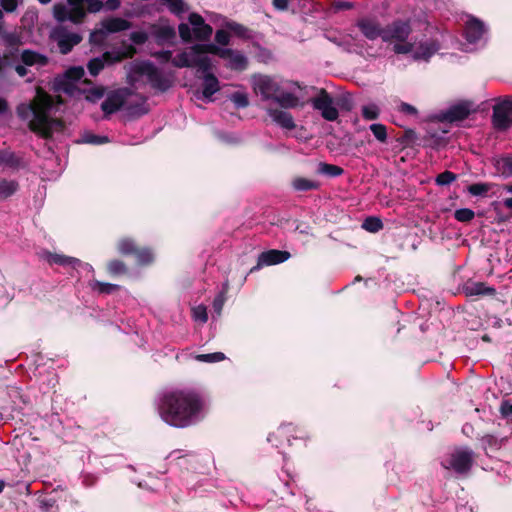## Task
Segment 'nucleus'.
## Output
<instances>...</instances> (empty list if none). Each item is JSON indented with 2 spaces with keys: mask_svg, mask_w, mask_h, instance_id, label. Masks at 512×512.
I'll use <instances>...</instances> for the list:
<instances>
[{
  "mask_svg": "<svg viewBox=\"0 0 512 512\" xmlns=\"http://www.w3.org/2000/svg\"><path fill=\"white\" fill-rule=\"evenodd\" d=\"M362 227L369 232L375 233L382 229L383 223L377 217H368L364 220Z\"/></svg>",
  "mask_w": 512,
  "mask_h": 512,
  "instance_id": "nucleus-44",
  "label": "nucleus"
},
{
  "mask_svg": "<svg viewBox=\"0 0 512 512\" xmlns=\"http://www.w3.org/2000/svg\"><path fill=\"white\" fill-rule=\"evenodd\" d=\"M292 186L296 191H309L317 189L319 183L308 178L297 177L292 181Z\"/></svg>",
  "mask_w": 512,
  "mask_h": 512,
  "instance_id": "nucleus-33",
  "label": "nucleus"
},
{
  "mask_svg": "<svg viewBox=\"0 0 512 512\" xmlns=\"http://www.w3.org/2000/svg\"><path fill=\"white\" fill-rule=\"evenodd\" d=\"M215 41L219 45L227 46L230 42V36L227 31L220 29L215 33Z\"/></svg>",
  "mask_w": 512,
  "mask_h": 512,
  "instance_id": "nucleus-56",
  "label": "nucleus"
},
{
  "mask_svg": "<svg viewBox=\"0 0 512 512\" xmlns=\"http://www.w3.org/2000/svg\"><path fill=\"white\" fill-rule=\"evenodd\" d=\"M67 4H55L53 14L57 21L64 22L70 20L71 22L78 23L85 16L82 0H67Z\"/></svg>",
  "mask_w": 512,
  "mask_h": 512,
  "instance_id": "nucleus-10",
  "label": "nucleus"
},
{
  "mask_svg": "<svg viewBox=\"0 0 512 512\" xmlns=\"http://www.w3.org/2000/svg\"><path fill=\"white\" fill-rule=\"evenodd\" d=\"M212 27L205 23L203 17L199 14L194 13V40L209 39L212 35Z\"/></svg>",
  "mask_w": 512,
  "mask_h": 512,
  "instance_id": "nucleus-25",
  "label": "nucleus"
},
{
  "mask_svg": "<svg viewBox=\"0 0 512 512\" xmlns=\"http://www.w3.org/2000/svg\"><path fill=\"white\" fill-rule=\"evenodd\" d=\"M90 286L94 291H97L102 294H110L118 288V286L115 284L104 283L97 280H93L90 283Z\"/></svg>",
  "mask_w": 512,
  "mask_h": 512,
  "instance_id": "nucleus-41",
  "label": "nucleus"
},
{
  "mask_svg": "<svg viewBox=\"0 0 512 512\" xmlns=\"http://www.w3.org/2000/svg\"><path fill=\"white\" fill-rule=\"evenodd\" d=\"M123 58L124 53L120 50L108 51L103 53L100 57H95L91 59L87 64V68L92 76H97L99 72L105 67V65H110L119 62Z\"/></svg>",
  "mask_w": 512,
  "mask_h": 512,
  "instance_id": "nucleus-15",
  "label": "nucleus"
},
{
  "mask_svg": "<svg viewBox=\"0 0 512 512\" xmlns=\"http://www.w3.org/2000/svg\"><path fill=\"white\" fill-rule=\"evenodd\" d=\"M455 180H456V175L450 171H445L443 173H440L436 177V183L440 186L449 185Z\"/></svg>",
  "mask_w": 512,
  "mask_h": 512,
  "instance_id": "nucleus-51",
  "label": "nucleus"
},
{
  "mask_svg": "<svg viewBox=\"0 0 512 512\" xmlns=\"http://www.w3.org/2000/svg\"><path fill=\"white\" fill-rule=\"evenodd\" d=\"M500 412L503 417L512 415V403L510 401H503L500 406Z\"/></svg>",
  "mask_w": 512,
  "mask_h": 512,
  "instance_id": "nucleus-62",
  "label": "nucleus"
},
{
  "mask_svg": "<svg viewBox=\"0 0 512 512\" xmlns=\"http://www.w3.org/2000/svg\"><path fill=\"white\" fill-rule=\"evenodd\" d=\"M273 102L283 109H293L304 105L300 98L294 93L281 91V89L279 90V93H277Z\"/></svg>",
  "mask_w": 512,
  "mask_h": 512,
  "instance_id": "nucleus-22",
  "label": "nucleus"
},
{
  "mask_svg": "<svg viewBox=\"0 0 512 512\" xmlns=\"http://www.w3.org/2000/svg\"><path fill=\"white\" fill-rule=\"evenodd\" d=\"M160 3L168 8V10L177 17H181V15L186 10V5L183 0H159Z\"/></svg>",
  "mask_w": 512,
  "mask_h": 512,
  "instance_id": "nucleus-36",
  "label": "nucleus"
},
{
  "mask_svg": "<svg viewBox=\"0 0 512 512\" xmlns=\"http://www.w3.org/2000/svg\"><path fill=\"white\" fill-rule=\"evenodd\" d=\"M236 108H246L249 105L248 96L245 92H234L229 96Z\"/></svg>",
  "mask_w": 512,
  "mask_h": 512,
  "instance_id": "nucleus-45",
  "label": "nucleus"
},
{
  "mask_svg": "<svg viewBox=\"0 0 512 512\" xmlns=\"http://www.w3.org/2000/svg\"><path fill=\"white\" fill-rule=\"evenodd\" d=\"M124 107L131 116H141L147 113L146 98L141 97L136 104L126 102L122 91L113 92L102 102L101 109L107 115L112 114Z\"/></svg>",
  "mask_w": 512,
  "mask_h": 512,
  "instance_id": "nucleus-7",
  "label": "nucleus"
},
{
  "mask_svg": "<svg viewBox=\"0 0 512 512\" xmlns=\"http://www.w3.org/2000/svg\"><path fill=\"white\" fill-rule=\"evenodd\" d=\"M83 6L86 4L89 12L95 13L100 11L103 8V3L101 0H82Z\"/></svg>",
  "mask_w": 512,
  "mask_h": 512,
  "instance_id": "nucleus-57",
  "label": "nucleus"
},
{
  "mask_svg": "<svg viewBox=\"0 0 512 512\" xmlns=\"http://www.w3.org/2000/svg\"><path fill=\"white\" fill-rule=\"evenodd\" d=\"M473 462V451L467 447H460L444 455L441 459V466L458 475H464L469 472Z\"/></svg>",
  "mask_w": 512,
  "mask_h": 512,
  "instance_id": "nucleus-6",
  "label": "nucleus"
},
{
  "mask_svg": "<svg viewBox=\"0 0 512 512\" xmlns=\"http://www.w3.org/2000/svg\"><path fill=\"white\" fill-rule=\"evenodd\" d=\"M20 1L21 0H0V5L7 12H12V11H14L17 8L18 3Z\"/></svg>",
  "mask_w": 512,
  "mask_h": 512,
  "instance_id": "nucleus-60",
  "label": "nucleus"
},
{
  "mask_svg": "<svg viewBox=\"0 0 512 512\" xmlns=\"http://www.w3.org/2000/svg\"><path fill=\"white\" fill-rule=\"evenodd\" d=\"M104 96V90L101 88H92L87 91L85 98L90 102H96Z\"/></svg>",
  "mask_w": 512,
  "mask_h": 512,
  "instance_id": "nucleus-55",
  "label": "nucleus"
},
{
  "mask_svg": "<svg viewBox=\"0 0 512 512\" xmlns=\"http://www.w3.org/2000/svg\"><path fill=\"white\" fill-rule=\"evenodd\" d=\"M172 63L174 66L179 68L190 67L192 65V50L190 52L184 51L177 54L172 58Z\"/></svg>",
  "mask_w": 512,
  "mask_h": 512,
  "instance_id": "nucleus-37",
  "label": "nucleus"
},
{
  "mask_svg": "<svg viewBox=\"0 0 512 512\" xmlns=\"http://www.w3.org/2000/svg\"><path fill=\"white\" fill-rule=\"evenodd\" d=\"M464 292L467 296H494L496 290L484 282H467L464 286Z\"/></svg>",
  "mask_w": 512,
  "mask_h": 512,
  "instance_id": "nucleus-23",
  "label": "nucleus"
},
{
  "mask_svg": "<svg viewBox=\"0 0 512 512\" xmlns=\"http://www.w3.org/2000/svg\"><path fill=\"white\" fill-rule=\"evenodd\" d=\"M318 172L330 177H337L343 174V169L333 164L320 163L318 166Z\"/></svg>",
  "mask_w": 512,
  "mask_h": 512,
  "instance_id": "nucleus-39",
  "label": "nucleus"
},
{
  "mask_svg": "<svg viewBox=\"0 0 512 512\" xmlns=\"http://www.w3.org/2000/svg\"><path fill=\"white\" fill-rule=\"evenodd\" d=\"M292 432H295V427L292 424L281 425L276 432L269 434L267 440L277 447L280 444L279 438L285 437L290 442L289 436Z\"/></svg>",
  "mask_w": 512,
  "mask_h": 512,
  "instance_id": "nucleus-31",
  "label": "nucleus"
},
{
  "mask_svg": "<svg viewBox=\"0 0 512 512\" xmlns=\"http://www.w3.org/2000/svg\"><path fill=\"white\" fill-rule=\"evenodd\" d=\"M45 259L50 264H56L64 267L70 266L72 268H76L77 264H80V260L78 258L65 256L57 253L47 252L45 254Z\"/></svg>",
  "mask_w": 512,
  "mask_h": 512,
  "instance_id": "nucleus-28",
  "label": "nucleus"
},
{
  "mask_svg": "<svg viewBox=\"0 0 512 512\" xmlns=\"http://www.w3.org/2000/svg\"><path fill=\"white\" fill-rule=\"evenodd\" d=\"M374 137L381 143H385L387 140V129L386 126L381 123H373L369 127Z\"/></svg>",
  "mask_w": 512,
  "mask_h": 512,
  "instance_id": "nucleus-42",
  "label": "nucleus"
},
{
  "mask_svg": "<svg viewBox=\"0 0 512 512\" xmlns=\"http://www.w3.org/2000/svg\"><path fill=\"white\" fill-rule=\"evenodd\" d=\"M412 44L413 48L409 54L414 61L418 62H428L440 49V43L435 38L412 42Z\"/></svg>",
  "mask_w": 512,
  "mask_h": 512,
  "instance_id": "nucleus-14",
  "label": "nucleus"
},
{
  "mask_svg": "<svg viewBox=\"0 0 512 512\" xmlns=\"http://www.w3.org/2000/svg\"><path fill=\"white\" fill-rule=\"evenodd\" d=\"M128 79L129 83L136 88L138 83H145L159 93L169 90L174 82V77L171 73L158 68L150 61L132 63Z\"/></svg>",
  "mask_w": 512,
  "mask_h": 512,
  "instance_id": "nucleus-3",
  "label": "nucleus"
},
{
  "mask_svg": "<svg viewBox=\"0 0 512 512\" xmlns=\"http://www.w3.org/2000/svg\"><path fill=\"white\" fill-rule=\"evenodd\" d=\"M361 114L365 120L372 121L379 118L381 109L376 103L371 102L362 106Z\"/></svg>",
  "mask_w": 512,
  "mask_h": 512,
  "instance_id": "nucleus-35",
  "label": "nucleus"
},
{
  "mask_svg": "<svg viewBox=\"0 0 512 512\" xmlns=\"http://www.w3.org/2000/svg\"><path fill=\"white\" fill-rule=\"evenodd\" d=\"M18 188L19 184L17 181L0 178V199L12 196Z\"/></svg>",
  "mask_w": 512,
  "mask_h": 512,
  "instance_id": "nucleus-32",
  "label": "nucleus"
},
{
  "mask_svg": "<svg viewBox=\"0 0 512 512\" xmlns=\"http://www.w3.org/2000/svg\"><path fill=\"white\" fill-rule=\"evenodd\" d=\"M136 257L139 264L147 265L154 260L153 253L149 249L136 250Z\"/></svg>",
  "mask_w": 512,
  "mask_h": 512,
  "instance_id": "nucleus-50",
  "label": "nucleus"
},
{
  "mask_svg": "<svg viewBox=\"0 0 512 512\" xmlns=\"http://www.w3.org/2000/svg\"><path fill=\"white\" fill-rule=\"evenodd\" d=\"M485 34L484 24L476 18H471L465 26V38L468 44H478Z\"/></svg>",
  "mask_w": 512,
  "mask_h": 512,
  "instance_id": "nucleus-18",
  "label": "nucleus"
},
{
  "mask_svg": "<svg viewBox=\"0 0 512 512\" xmlns=\"http://www.w3.org/2000/svg\"><path fill=\"white\" fill-rule=\"evenodd\" d=\"M4 40L8 45L15 46L19 43V38L16 34L8 33L4 36Z\"/></svg>",
  "mask_w": 512,
  "mask_h": 512,
  "instance_id": "nucleus-63",
  "label": "nucleus"
},
{
  "mask_svg": "<svg viewBox=\"0 0 512 512\" xmlns=\"http://www.w3.org/2000/svg\"><path fill=\"white\" fill-rule=\"evenodd\" d=\"M153 56L161 62H168L172 59V52L170 50H162L155 52Z\"/></svg>",
  "mask_w": 512,
  "mask_h": 512,
  "instance_id": "nucleus-61",
  "label": "nucleus"
},
{
  "mask_svg": "<svg viewBox=\"0 0 512 512\" xmlns=\"http://www.w3.org/2000/svg\"><path fill=\"white\" fill-rule=\"evenodd\" d=\"M130 40L136 45H143L148 40V34L144 31H133Z\"/></svg>",
  "mask_w": 512,
  "mask_h": 512,
  "instance_id": "nucleus-54",
  "label": "nucleus"
},
{
  "mask_svg": "<svg viewBox=\"0 0 512 512\" xmlns=\"http://www.w3.org/2000/svg\"><path fill=\"white\" fill-rule=\"evenodd\" d=\"M194 359L200 362L215 363L225 359V355L222 352H214L209 354H198L194 355Z\"/></svg>",
  "mask_w": 512,
  "mask_h": 512,
  "instance_id": "nucleus-43",
  "label": "nucleus"
},
{
  "mask_svg": "<svg viewBox=\"0 0 512 512\" xmlns=\"http://www.w3.org/2000/svg\"><path fill=\"white\" fill-rule=\"evenodd\" d=\"M213 69L212 58L203 52L202 45L194 43V72L201 81V91L197 92L195 96L206 102H212L213 95L220 90V83L214 75Z\"/></svg>",
  "mask_w": 512,
  "mask_h": 512,
  "instance_id": "nucleus-4",
  "label": "nucleus"
},
{
  "mask_svg": "<svg viewBox=\"0 0 512 512\" xmlns=\"http://www.w3.org/2000/svg\"><path fill=\"white\" fill-rule=\"evenodd\" d=\"M194 422L202 419L208 411L210 400L207 396L194 393Z\"/></svg>",
  "mask_w": 512,
  "mask_h": 512,
  "instance_id": "nucleus-29",
  "label": "nucleus"
},
{
  "mask_svg": "<svg viewBox=\"0 0 512 512\" xmlns=\"http://www.w3.org/2000/svg\"><path fill=\"white\" fill-rule=\"evenodd\" d=\"M118 250L122 254H132L136 252V247L131 239L125 238L119 241Z\"/></svg>",
  "mask_w": 512,
  "mask_h": 512,
  "instance_id": "nucleus-49",
  "label": "nucleus"
},
{
  "mask_svg": "<svg viewBox=\"0 0 512 512\" xmlns=\"http://www.w3.org/2000/svg\"><path fill=\"white\" fill-rule=\"evenodd\" d=\"M152 36L158 45L170 44L176 38V31L171 25H153Z\"/></svg>",
  "mask_w": 512,
  "mask_h": 512,
  "instance_id": "nucleus-20",
  "label": "nucleus"
},
{
  "mask_svg": "<svg viewBox=\"0 0 512 512\" xmlns=\"http://www.w3.org/2000/svg\"><path fill=\"white\" fill-rule=\"evenodd\" d=\"M84 74H85V71H84L83 67H80V66L71 67L68 70H66V72L64 74V78L66 81L64 91L72 94L74 86H75V82L81 80L82 77L84 76Z\"/></svg>",
  "mask_w": 512,
  "mask_h": 512,
  "instance_id": "nucleus-26",
  "label": "nucleus"
},
{
  "mask_svg": "<svg viewBox=\"0 0 512 512\" xmlns=\"http://www.w3.org/2000/svg\"><path fill=\"white\" fill-rule=\"evenodd\" d=\"M491 183H474L468 186V192L473 196H484L492 188Z\"/></svg>",
  "mask_w": 512,
  "mask_h": 512,
  "instance_id": "nucleus-40",
  "label": "nucleus"
},
{
  "mask_svg": "<svg viewBox=\"0 0 512 512\" xmlns=\"http://www.w3.org/2000/svg\"><path fill=\"white\" fill-rule=\"evenodd\" d=\"M51 39L57 44L62 54H67L81 42L82 37L64 27H57L51 32Z\"/></svg>",
  "mask_w": 512,
  "mask_h": 512,
  "instance_id": "nucleus-13",
  "label": "nucleus"
},
{
  "mask_svg": "<svg viewBox=\"0 0 512 512\" xmlns=\"http://www.w3.org/2000/svg\"><path fill=\"white\" fill-rule=\"evenodd\" d=\"M21 165L20 157L10 149L0 150V167L18 169Z\"/></svg>",
  "mask_w": 512,
  "mask_h": 512,
  "instance_id": "nucleus-27",
  "label": "nucleus"
},
{
  "mask_svg": "<svg viewBox=\"0 0 512 512\" xmlns=\"http://www.w3.org/2000/svg\"><path fill=\"white\" fill-rule=\"evenodd\" d=\"M251 84L256 95L264 102L274 101L280 90V84L273 77L256 74L251 78Z\"/></svg>",
  "mask_w": 512,
  "mask_h": 512,
  "instance_id": "nucleus-9",
  "label": "nucleus"
},
{
  "mask_svg": "<svg viewBox=\"0 0 512 512\" xmlns=\"http://www.w3.org/2000/svg\"><path fill=\"white\" fill-rule=\"evenodd\" d=\"M22 62L27 66H45L48 62L46 56L32 50H24L21 54Z\"/></svg>",
  "mask_w": 512,
  "mask_h": 512,
  "instance_id": "nucleus-30",
  "label": "nucleus"
},
{
  "mask_svg": "<svg viewBox=\"0 0 512 512\" xmlns=\"http://www.w3.org/2000/svg\"><path fill=\"white\" fill-rule=\"evenodd\" d=\"M290 258V253L281 250H269L262 252L258 257L257 268L262 266L276 265L285 262Z\"/></svg>",
  "mask_w": 512,
  "mask_h": 512,
  "instance_id": "nucleus-19",
  "label": "nucleus"
},
{
  "mask_svg": "<svg viewBox=\"0 0 512 512\" xmlns=\"http://www.w3.org/2000/svg\"><path fill=\"white\" fill-rule=\"evenodd\" d=\"M412 32L408 21L396 20L383 27V42L392 46L395 54H408L412 51L413 44L408 41Z\"/></svg>",
  "mask_w": 512,
  "mask_h": 512,
  "instance_id": "nucleus-5",
  "label": "nucleus"
},
{
  "mask_svg": "<svg viewBox=\"0 0 512 512\" xmlns=\"http://www.w3.org/2000/svg\"><path fill=\"white\" fill-rule=\"evenodd\" d=\"M266 113L282 129L293 130L296 127L293 116L285 110L267 107Z\"/></svg>",
  "mask_w": 512,
  "mask_h": 512,
  "instance_id": "nucleus-17",
  "label": "nucleus"
},
{
  "mask_svg": "<svg viewBox=\"0 0 512 512\" xmlns=\"http://www.w3.org/2000/svg\"><path fill=\"white\" fill-rule=\"evenodd\" d=\"M495 167L504 177H512V156L496 159Z\"/></svg>",
  "mask_w": 512,
  "mask_h": 512,
  "instance_id": "nucleus-34",
  "label": "nucleus"
},
{
  "mask_svg": "<svg viewBox=\"0 0 512 512\" xmlns=\"http://www.w3.org/2000/svg\"><path fill=\"white\" fill-rule=\"evenodd\" d=\"M179 34H180V37L182 38V40H184L186 42L192 40V31H191L189 25L186 23H181L179 25Z\"/></svg>",
  "mask_w": 512,
  "mask_h": 512,
  "instance_id": "nucleus-58",
  "label": "nucleus"
},
{
  "mask_svg": "<svg viewBox=\"0 0 512 512\" xmlns=\"http://www.w3.org/2000/svg\"><path fill=\"white\" fill-rule=\"evenodd\" d=\"M472 110L473 108L470 102H461L441 112L440 119L450 123L461 121L466 119Z\"/></svg>",
  "mask_w": 512,
  "mask_h": 512,
  "instance_id": "nucleus-16",
  "label": "nucleus"
},
{
  "mask_svg": "<svg viewBox=\"0 0 512 512\" xmlns=\"http://www.w3.org/2000/svg\"><path fill=\"white\" fill-rule=\"evenodd\" d=\"M358 27L367 39L375 40L381 38L383 40V27L377 22L363 19L358 22Z\"/></svg>",
  "mask_w": 512,
  "mask_h": 512,
  "instance_id": "nucleus-21",
  "label": "nucleus"
},
{
  "mask_svg": "<svg viewBox=\"0 0 512 512\" xmlns=\"http://www.w3.org/2000/svg\"><path fill=\"white\" fill-rule=\"evenodd\" d=\"M224 26L234 34L240 37H246L248 33V29L243 25L234 22V21H226Z\"/></svg>",
  "mask_w": 512,
  "mask_h": 512,
  "instance_id": "nucleus-47",
  "label": "nucleus"
},
{
  "mask_svg": "<svg viewBox=\"0 0 512 512\" xmlns=\"http://www.w3.org/2000/svg\"><path fill=\"white\" fill-rule=\"evenodd\" d=\"M313 108L321 113V116L327 121H335L339 116L338 109L334 104L330 94L322 89L320 93L311 100Z\"/></svg>",
  "mask_w": 512,
  "mask_h": 512,
  "instance_id": "nucleus-12",
  "label": "nucleus"
},
{
  "mask_svg": "<svg viewBox=\"0 0 512 512\" xmlns=\"http://www.w3.org/2000/svg\"><path fill=\"white\" fill-rule=\"evenodd\" d=\"M161 419L170 426L184 428L192 422V389L171 387L162 390L156 398Z\"/></svg>",
  "mask_w": 512,
  "mask_h": 512,
  "instance_id": "nucleus-2",
  "label": "nucleus"
},
{
  "mask_svg": "<svg viewBox=\"0 0 512 512\" xmlns=\"http://www.w3.org/2000/svg\"><path fill=\"white\" fill-rule=\"evenodd\" d=\"M512 98H505L493 107L492 123L499 131L507 130L512 124Z\"/></svg>",
  "mask_w": 512,
  "mask_h": 512,
  "instance_id": "nucleus-11",
  "label": "nucleus"
},
{
  "mask_svg": "<svg viewBox=\"0 0 512 512\" xmlns=\"http://www.w3.org/2000/svg\"><path fill=\"white\" fill-rule=\"evenodd\" d=\"M454 217L459 222H469L475 217V213L472 209L461 208L457 209L454 213Z\"/></svg>",
  "mask_w": 512,
  "mask_h": 512,
  "instance_id": "nucleus-46",
  "label": "nucleus"
},
{
  "mask_svg": "<svg viewBox=\"0 0 512 512\" xmlns=\"http://www.w3.org/2000/svg\"><path fill=\"white\" fill-rule=\"evenodd\" d=\"M208 320L207 309L203 305H199L194 307V321H199L201 323H206Z\"/></svg>",
  "mask_w": 512,
  "mask_h": 512,
  "instance_id": "nucleus-53",
  "label": "nucleus"
},
{
  "mask_svg": "<svg viewBox=\"0 0 512 512\" xmlns=\"http://www.w3.org/2000/svg\"><path fill=\"white\" fill-rule=\"evenodd\" d=\"M202 50L205 54L216 55L225 60L226 66L231 70L243 71L247 68L248 59L240 51L219 47L213 43L202 45Z\"/></svg>",
  "mask_w": 512,
  "mask_h": 512,
  "instance_id": "nucleus-8",
  "label": "nucleus"
},
{
  "mask_svg": "<svg viewBox=\"0 0 512 512\" xmlns=\"http://www.w3.org/2000/svg\"><path fill=\"white\" fill-rule=\"evenodd\" d=\"M226 297L224 292H220L213 300V318H218L221 315Z\"/></svg>",
  "mask_w": 512,
  "mask_h": 512,
  "instance_id": "nucleus-48",
  "label": "nucleus"
},
{
  "mask_svg": "<svg viewBox=\"0 0 512 512\" xmlns=\"http://www.w3.org/2000/svg\"><path fill=\"white\" fill-rule=\"evenodd\" d=\"M101 26V33H116L128 30L131 27V24L123 18L114 17L103 20L101 22Z\"/></svg>",
  "mask_w": 512,
  "mask_h": 512,
  "instance_id": "nucleus-24",
  "label": "nucleus"
},
{
  "mask_svg": "<svg viewBox=\"0 0 512 512\" xmlns=\"http://www.w3.org/2000/svg\"><path fill=\"white\" fill-rule=\"evenodd\" d=\"M61 103H55L53 98L41 91H37L35 98L29 103L17 106L18 117L27 122L31 131L49 138L55 133L63 132V121L53 117Z\"/></svg>",
  "mask_w": 512,
  "mask_h": 512,
  "instance_id": "nucleus-1",
  "label": "nucleus"
},
{
  "mask_svg": "<svg viewBox=\"0 0 512 512\" xmlns=\"http://www.w3.org/2000/svg\"><path fill=\"white\" fill-rule=\"evenodd\" d=\"M81 143L92 144V145H101L109 142V138L107 136L96 135L91 132H85L80 140Z\"/></svg>",
  "mask_w": 512,
  "mask_h": 512,
  "instance_id": "nucleus-38",
  "label": "nucleus"
},
{
  "mask_svg": "<svg viewBox=\"0 0 512 512\" xmlns=\"http://www.w3.org/2000/svg\"><path fill=\"white\" fill-rule=\"evenodd\" d=\"M106 10L114 11L120 7L119 0H107L104 4Z\"/></svg>",
  "mask_w": 512,
  "mask_h": 512,
  "instance_id": "nucleus-64",
  "label": "nucleus"
},
{
  "mask_svg": "<svg viewBox=\"0 0 512 512\" xmlns=\"http://www.w3.org/2000/svg\"><path fill=\"white\" fill-rule=\"evenodd\" d=\"M108 271L113 275L122 274L126 271L125 265L120 260H112L108 264Z\"/></svg>",
  "mask_w": 512,
  "mask_h": 512,
  "instance_id": "nucleus-52",
  "label": "nucleus"
},
{
  "mask_svg": "<svg viewBox=\"0 0 512 512\" xmlns=\"http://www.w3.org/2000/svg\"><path fill=\"white\" fill-rule=\"evenodd\" d=\"M399 111L411 116H416L418 113L417 109L414 106L405 102L400 103Z\"/></svg>",
  "mask_w": 512,
  "mask_h": 512,
  "instance_id": "nucleus-59",
  "label": "nucleus"
}]
</instances>
